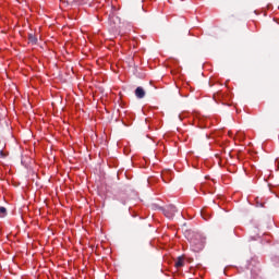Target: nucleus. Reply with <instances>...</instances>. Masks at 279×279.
Here are the masks:
<instances>
[{"label":"nucleus","instance_id":"obj_4","mask_svg":"<svg viewBox=\"0 0 279 279\" xmlns=\"http://www.w3.org/2000/svg\"><path fill=\"white\" fill-rule=\"evenodd\" d=\"M28 41H29L32 45H36V43H38V38H37L36 35H34V34H29V35H28Z\"/></svg>","mask_w":279,"mask_h":279},{"label":"nucleus","instance_id":"obj_7","mask_svg":"<svg viewBox=\"0 0 279 279\" xmlns=\"http://www.w3.org/2000/svg\"><path fill=\"white\" fill-rule=\"evenodd\" d=\"M0 217H8V209L5 207L0 206Z\"/></svg>","mask_w":279,"mask_h":279},{"label":"nucleus","instance_id":"obj_2","mask_svg":"<svg viewBox=\"0 0 279 279\" xmlns=\"http://www.w3.org/2000/svg\"><path fill=\"white\" fill-rule=\"evenodd\" d=\"M153 208H155L156 210H161V213H163L165 217H167L168 219H173V217H175V214L178 213V207H175V205H168L166 207L153 205Z\"/></svg>","mask_w":279,"mask_h":279},{"label":"nucleus","instance_id":"obj_6","mask_svg":"<svg viewBox=\"0 0 279 279\" xmlns=\"http://www.w3.org/2000/svg\"><path fill=\"white\" fill-rule=\"evenodd\" d=\"M175 267L177 268L184 267V257H178L175 262Z\"/></svg>","mask_w":279,"mask_h":279},{"label":"nucleus","instance_id":"obj_8","mask_svg":"<svg viewBox=\"0 0 279 279\" xmlns=\"http://www.w3.org/2000/svg\"><path fill=\"white\" fill-rule=\"evenodd\" d=\"M120 202H121V204H123V206H128V204H130V198L121 197Z\"/></svg>","mask_w":279,"mask_h":279},{"label":"nucleus","instance_id":"obj_11","mask_svg":"<svg viewBox=\"0 0 279 279\" xmlns=\"http://www.w3.org/2000/svg\"><path fill=\"white\" fill-rule=\"evenodd\" d=\"M0 156H3V150H0Z\"/></svg>","mask_w":279,"mask_h":279},{"label":"nucleus","instance_id":"obj_1","mask_svg":"<svg viewBox=\"0 0 279 279\" xmlns=\"http://www.w3.org/2000/svg\"><path fill=\"white\" fill-rule=\"evenodd\" d=\"M189 242L192 252H202V250H204V243H206L205 239L199 233H192L189 238Z\"/></svg>","mask_w":279,"mask_h":279},{"label":"nucleus","instance_id":"obj_9","mask_svg":"<svg viewBox=\"0 0 279 279\" xmlns=\"http://www.w3.org/2000/svg\"><path fill=\"white\" fill-rule=\"evenodd\" d=\"M247 269H251L252 278H256V276H258V272H256V270L254 268L247 266Z\"/></svg>","mask_w":279,"mask_h":279},{"label":"nucleus","instance_id":"obj_5","mask_svg":"<svg viewBox=\"0 0 279 279\" xmlns=\"http://www.w3.org/2000/svg\"><path fill=\"white\" fill-rule=\"evenodd\" d=\"M201 217H202L205 221H208V219H210V214H208V211L202 209V210H201Z\"/></svg>","mask_w":279,"mask_h":279},{"label":"nucleus","instance_id":"obj_3","mask_svg":"<svg viewBox=\"0 0 279 279\" xmlns=\"http://www.w3.org/2000/svg\"><path fill=\"white\" fill-rule=\"evenodd\" d=\"M135 96L137 97V99L145 98V89L143 87H137L135 89Z\"/></svg>","mask_w":279,"mask_h":279},{"label":"nucleus","instance_id":"obj_10","mask_svg":"<svg viewBox=\"0 0 279 279\" xmlns=\"http://www.w3.org/2000/svg\"><path fill=\"white\" fill-rule=\"evenodd\" d=\"M257 206H260V208H263L265 206V204L263 203H257Z\"/></svg>","mask_w":279,"mask_h":279}]
</instances>
